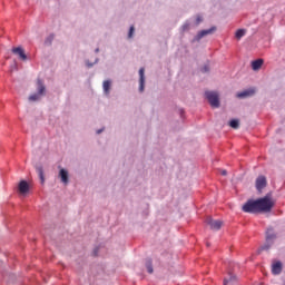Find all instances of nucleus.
<instances>
[{
    "label": "nucleus",
    "mask_w": 285,
    "mask_h": 285,
    "mask_svg": "<svg viewBox=\"0 0 285 285\" xmlns=\"http://www.w3.org/2000/svg\"><path fill=\"white\" fill-rule=\"evenodd\" d=\"M275 203L271 199V196L266 195L263 198L258 199H248L243 205V213H250L252 215H257L259 213H271L273 210Z\"/></svg>",
    "instance_id": "1"
},
{
    "label": "nucleus",
    "mask_w": 285,
    "mask_h": 285,
    "mask_svg": "<svg viewBox=\"0 0 285 285\" xmlns=\"http://www.w3.org/2000/svg\"><path fill=\"white\" fill-rule=\"evenodd\" d=\"M205 97L210 104L212 108H219V95L215 91H206Z\"/></svg>",
    "instance_id": "2"
},
{
    "label": "nucleus",
    "mask_w": 285,
    "mask_h": 285,
    "mask_svg": "<svg viewBox=\"0 0 285 285\" xmlns=\"http://www.w3.org/2000/svg\"><path fill=\"white\" fill-rule=\"evenodd\" d=\"M205 224H207V226H209V228L212 230H219L222 228V226H224V222L217 219H213V217L208 216L206 219H205Z\"/></svg>",
    "instance_id": "3"
},
{
    "label": "nucleus",
    "mask_w": 285,
    "mask_h": 285,
    "mask_svg": "<svg viewBox=\"0 0 285 285\" xmlns=\"http://www.w3.org/2000/svg\"><path fill=\"white\" fill-rule=\"evenodd\" d=\"M267 184L268 183L266 180V176H258L256 178V190H258V193H262V190L266 188Z\"/></svg>",
    "instance_id": "4"
},
{
    "label": "nucleus",
    "mask_w": 285,
    "mask_h": 285,
    "mask_svg": "<svg viewBox=\"0 0 285 285\" xmlns=\"http://www.w3.org/2000/svg\"><path fill=\"white\" fill-rule=\"evenodd\" d=\"M58 177H60V181L65 185L68 186L70 181V176L68 174V170L65 168H60Z\"/></svg>",
    "instance_id": "5"
},
{
    "label": "nucleus",
    "mask_w": 285,
    "mask_h": 285,
    "mask_svg": "<svg viewBox=\"0 0 285 285\" xmlns=\"http://www.w3.org/2000/svg\"><path fill=\"white\" fill-rule=\"evenodd\" d=\"M217 30V27H212L209 29L202 30L196 36V41H200L204 37H208V35H213Z\"/></svg>",
    "instance_id": "6"
},
{
    "label": "nucleus",
    "mask_w": 285,
    "mask_h": 285,
    "mask_svg": "<svg viewBox=\"0 0 285 285\" xmlns=\"http://www.w3.org/2000/svg\"><path fill=\"white\" fill-rule=\"evenodd\" d=\"M145 72H146V69H144V67L139 69V92H144V88L146 87Z\"/></svg>",
    "instance_id": "7"
},
{
    "label": "nucleus",
    "mask_w": 285,
    "mask_h": 285,
    "mask_svg": "<svg viewBox=\"0 0 285 285\" xmlns=\"http://www.w3.org/2000/svg\"><path fill=\"white\" fill-rule=\"evenodd\" d=\"M257 92L255 88H249L244 91H240L236 95L238 99H246V97H253Z\"/></svg>",
    "instance_id": "8"
},
{
    "label": "nucleus",
    "mask_w": 285,
    "mask_h": 285,
    "mask_svg": "<svg viewBox=\"0 0 285 285\" xmlns=\"http://www.w3.org/2000/svg\"><path fill=\"white\" fill-rule=\"evenodd\" d=\"M18 190L21 195L26 196L30 193V185L26 180H21L18 185Z\"/></svg>",
    "instance_id": "9"
},
{
    "label": "nucleus",
    "mask_w": 285,
    "mask_h": 285,
    "mask_svg": "<svg viewBox=\"0 0 285 285\" xmlns=\"http://www.w3.org/2000/svg\"><path fill=\"white\" fill-rule=\"evenodd\" d=\"M11 52L13 55H18L19 59H21V61H26L28 59V56L26 55V51L23 50V48L21 47H14L12 48Z\"/></svg>",
    "instance_id": "10"
},
{
    "label": "nucleus",
    "mask_w": 285,
    "mask_h": 285,
    "mask_svg": "<svg viewBox=\"0 0 285 285\" xmlns=\"http://www.w3.org/2000/svg\"><path fill=\"white\" fill-rule=\"evenodd\" d=\"M283 271L282 262L277 261L272 264V274L273 275H281Z\"/></svg>",
    "instance_id": "11"
},
{
    "label": "nucleus",
    "mask_w": 285,
    "mask_h": 285,
    "mask_svg": "<svg viewBox=\"0 0 285 285\" xmlns=\"http://www.w3.org/2000/svg\"><path fill=\"white\" fill-rule=\"evenodd\" d=\"M37 91L39 95H46V85H43V80L40 78L37 79Z\"/></svg>",
    "instance_id": "12"
},
{
    "label": "nucleus",
    "mask_w": 285,
    "mask_h": 285,
    "mask_svg": "<svg viewBox=\"0 0 285 285\" xmlns=\"http://www.w3.org/2000/svg\"><path fill=\"white\" fill-rule=\"evenodd\" d=\"M275 239H277V235H275V232L271 227L266 232V242H272V244H274Z\"/></svg>",
    "instance_id": "13"
},
{
    "label": "nucleus",
    "mask_w": 285,
    "mask_h": 285,
    "mask_svg": "<svg viewBox=\"0 0 285 285\" xmlns=\"http://www.w3.org/2000/svg\"><path fill=\"white\" fill-rule=\"evenodd\" d=\"M111 86H112V81H110V80H105L104 82H102V90H104V92L108 96V95H110V88H111Z\"/></svg>",
    "instance_id": "14"
},
{
    "label": "nucleus",
    "mask_w": 285,
    "mask_h": 285,
    "mask_svg": "<svg viewBox=\"0 0 285 285\" xmlns=\"http://www.w3.org/2000/svg\"><path fill=\"white\" fill-rule=\"evenodd\" d=\"M36 171L38 173L39 179L41 184L46 183V177L43 176V166L39 165L36 167Z\"/></svg>",
    "instance_id": "15"
},
{
    "label": "nucleus",
    "mask_w": 285,
    "mask_h": 285,
    "mask_svg": "<svg viewBox=\"0 0 285 285\" xmlns=\"http://www.w3.org/2000/svg\"><path fill=\"white\" fill-rule=\"evenodd\" d=\"M262 66H264V59H257V60L252 61L253 70H259V68H262Z\"/></svg>",
    "instance_id": "16"
},
{
    "label": "nucleus",
    "mask_w": 285,
    "mask_h": 285,
    "mask_svg": "<svg viewBox=\"0 0 285 285\" xmlns=\"http://www.w3.org/2000/svg\"><path fill=\"white\" fill-rule=\"evenodd\" d=\"M52 41H55V33L49 35V36L45 39V46H52Z\"/></svg>",
    "instance_id": "17"
},
{
    "label": "nucleus",
    "mask_w": 285,
    "mask_h": 285,
    "mask_svg": "<svg viewBox=\"0 0 285 285\" xmlns=\"http://www.w3.org/2000/svg\"><path fill=\"white\" fill-rule=\"evenodd\" d=\"M43 96L39 92L29 96V101H40Z\"/></svg>",
    "instance_id": "18"
},
{
    "label": "nucleus",
    "mask_w": 285,
    "mask_h": 285,
    "mask_svg": "<svg viewBox=\"0 0 285 285\" xmlns=\"http://www.w3.org/2000/svg\"><path fill=\"white\" fill-rule=\"evenodd\" d=\"M245 35H246V29H238L235 33V37H236V39L239 40V39H242V37H245Z\"/></svg>",
    "instance_id": "19"
},
{
    "label": "nucleus",
    "mask_w": 285,
    "mask_h": 285,
    "mask_svg": "<svg viewBox=\"0 0 285 285\" xmlns=\"http://www.w3.org/2000/svg\"><path fill=\"white\" fill-rule=\"evenodd\" d=\"M271 246H273V242L266 240V243L263 246L259 247V252H262V250H269Z\"/></svg>",
    "instance_id": "20"
},
{
    "label": "nucleus",
    "mask_w": 285,
    "mask_h": 285,
    "mask_svg": "<svg viewBox=\"0 0 285 285\" xmlns=\"http://www.w3.org/2000/svg\"><path fill=\"white\" fill-rule=\"evenodd\" d=\"M229 126H230V128H234L235 130H237V128H239V120H237V119L230 120Z\"/></svg>",
    "instance_id": "21"
},
{
    "label": "nucleus",
    "mask_w": 285,
    "mask_h": 285,
    "mask_svg": "<svg viewBox=\"0 0 285 285\" xmlns=\"http://www.w3.org/2000/svg\"><path fill=\"white\" fill-rule=\"evenodd\" d=\"M146 266H147V272L151 275V273H154L153 261L151 259L147 261Z\"/></svg>",
    "instance_id": "22"
},
{
    "label": "nucleus",
    "mask_w": 285,
    "mask_h": 285,
    "mask_svg": "<svg viewBox=\"0 0 285 285\" xmlns=\"http://www.w3.org/2000/svg\"><path fill=\"white\" fill-rule=\"evenodd\" d=\"M181 30H183V32H186L187 30H190V22H185L181 26Z\"/></svg>",
    "instance_id": "23"
},
{
    "label": "nucleus",
    "mask_w": 285,
    "mask_h": 285,
    "mask_svg": "<svg viewBox=\"0 0 285 285\" xmlns=\"http://www.w3.org/2000/svg\"><path fill=\"white\" fill-rule=\"evenodd\" d=\"M132 35H135V26H131L129 29L128 38L132 39Z\"/></svg>",
    "instance_id": "24"
},
{
    "label": "nucleus",
    "mask_w": 285,
    "mask_h": 285,
    "mask_svg": "<svg viewBox=\"0 0 285 285\" xmlns=\"http://www.w3.org/2000/svg\"><path fill=\"white\" fill-rule=\"evenodd\" d=\"M202 21H204V18H202L200 14L196 16V26H199V23H202Z\"/></svg>",
    "instance_id": "25"
},
{
    "label": "nucleus",
    "mask_w": 285,
    "mask_h": 285,
    "mask_svg": "<svg viewBox=\"0 0 285 285\" xmlns=\"http://www.w3.org/2000/svg\"><path fill=\"white\" fill-rule=\"evenodd\" d=\"M202 72H210V67L208 65H205L203 68H202Z\"/></svg>",
    "instance_id": "26"
},
{
    "label": "nucleus",
    "mask_w": 285,
    "mask_h": 285,
    "mask_svg": "<svg viewBox=\"0 0 285 285\" xmlns=\"http://www.w3.org/2000/svg\"><path fill=\"white\" fill-rule=\"evenodd\" d=\"M86 66H87V68H92V66H95V63H91L90 61H86Z\"/></svg>",
    "instance_id": "27"
},
{
    "label": "nucleus",
    "mask_w": 285,
    "mask_h": 285,
    "mask_svg": "<svg viewBox=\"0 0 285 285\" xmlns=\"http://www.w3.org/2000/svg\"><path fill=\"white\" fill-rule=\"evenodd\" d=\"M220 175H223L224 177H226L228 175V171H226V169L220 171Z\"/></svg>",
    "instance_id": "28"
},
{
    "label": "nucleus",
    "mask_w": 285,
    "mask_h": 285,
    "mask_svg": "<svg viewBox=\"0 0 285 285\" xmlns=\"http://www.w3.org/2000/svg\"><path fill=\"white\" fill-rule=\"evenodd\" d=\"M102 130H104V128L102 129H98L97 130V135H101Z\"/></svg>",
    "instance_id": "29"
},
{
    "label": "nucleus",
    "mask_w": 285,
    "mask_h": 285,
    "mask_svg": "<svg viewBox=\"0 0 285 285\" xmlns=\"http://www.w3.org/2000/svg\"><path fill=\"white\" fill-rule=\"evenodd\" d=\"M95 52H99V48H97V49L95 50Z\"/></svg>",
    "instance_id": "30"
},
{
    "label": "nucleus",
    "mask_w": 285,
    "mask_h": 285,
    "mask_svg": "<svg viewBox=\"0 0 285 285\" xmlns=\"http://www.w3.org/2000/svg\"><path fill=\"white\" fill-rule=\"evenodd\" d=\"M99 61V59H96V63Z\"/></svg>",
    "instance_id": "31"
},
{
    "label": "nucleus",
    "mask_w": 285,
    "mask_h": 285,
    "mask_svg": "<svg viewBox=\"0 0 285 285\" xmlns=\"http://www.w3.org/2000/svg\"><path fill=\"white\" fill-rule=\"evenodd\" d=\"M224 284L226 285V282Z\"/></svg>",
    "instance_id": "32"
}]
</instances>
